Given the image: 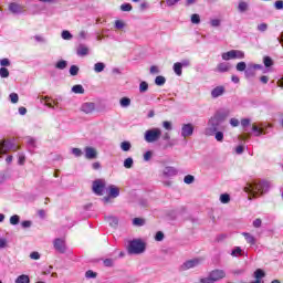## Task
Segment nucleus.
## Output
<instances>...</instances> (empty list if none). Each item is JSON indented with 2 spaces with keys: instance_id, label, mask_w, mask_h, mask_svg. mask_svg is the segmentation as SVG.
<instances>
[{
  "instance_id": "obj_1",
  "label": "nucleus",
  "mask_w": 283,
  "mask_h": 283,
  "mask_svg": "<svg viewBox=\"0 0 283 283\" xmlns=\"http://www.w3.org/2000/svg\"><path fill=\"white\" fill-rule=\"evenodd\" d=\"M229 114H231V111L228 108L217 111L216 114L208 120V127L205 129L206 136H213L216 132H222V129H224L222 123L227 120Z\"/></svg>"
},
{
  "instance_id": "obj_2",
  "label": "nucleus",
  "mask_w": 283,
  "mask_h": 283,
  "mask_svg": "<svg viewBox=\"0 0 283 283\" xmlns=\"http://www.w3.org/2000/svg\"><path fill=\"white\" fill-rule=\"evenodd\" d=\"M271 185L268 181L252 182L247 184L244 187L245 193H251L255 198V196H262V193H266L269 191Z\"/></svg>"
},
{
  "instance_id": "obj_3",
  "label": "nucleus",
  "mask_w": 283,
  "mask_h": 283,
  "mask_svg": "<svg viewBox=\"0 0 283 283\" xmlns=\"http://www.w3.org/2000/svg\"><path fill=\"white\" fill-rule=\"evenodd\" d=\"M174 176H178V168L166 166L160 172L159 178L165 187H171V180L169 178H174Z\"/></svg>"
},
{
  "instance_id": "obj_4",
  "label": "nucleus",
  "mask_w": 283,
  "mask_h": 283,
  "mask_svg": "<svg viewBox=\"0 0 283 283\" xmlns=\"http://www.w3.org/2000/svg\"><path fill=\"white\" fill-rule=\"evenodd\" d=\"M128 253L132 255H140V253H145V242H143L140 239L129 241Z\"/></svg>"
},
{
  "instance_id": "obj_5",
  "label": "nucleus",
  "mask_w": 283,
  "mask_h": 283,
  "mask_svg": "<svg viewBox=\"0 0 283 283\" xmlns=\"http://www.w3.org/2000/svg\"><path fill=\"white\" fill-rule=\"evenodd\" d=\"M161 136L163 130H160V128H151L145 132L144 138L146 143H157V140H160Z\"/></svg>"
},
{
  "instance_id": "obj_6",
  "label": "nucleus",
  "mask_w": 283,
  "mask_h": 283,
  "mask_svg": "<svg viewBox=\"0 0 283 283\" xmlns=\"http://www.w3.org/2000/svg\"><path fill=\"white\" fill-rule=\"evenodd\" d=\"M53 249L57 251V253H67V243H65V239L56 238L53 240Z\"/></svg>"
},
{
  "instance_id": "obj_7",
  "label": "nucleus",
  "mask_w": 283,
  "mask_h": 283,
  "mask_svg": "<svg viewBox=\"0 0 283 283\" xmlns=\"http://www.w3.org/2000/svg\"><path fill=\"white\" fill-rule=\"evenodd\" d=\"M93 191L96 193V196H103L105 191V180L104 179H97L93 181Z\"/></svg>"
},
{
  "instance_id": "obj_8",
  "label": "nucleus",
  "mask_w": 283,
  "mask_h": 283,
  "mask_svg": "<svg viewBox=\"0 0 283 283\" xmlns=\"http://www.w3.org/2000/svg\"><path fill=\"white\" fill-rule=\"evenodd\" d=\"M199 264H200V259L188 260L182 263V265L180 266V270L189 271V269H196V266H199Z\"/></svg>"
},
{
  "instance_id": "obj_9",
  "label": "nucleus",
  "mask_w": 283,
  "mask_h": 283,
  "mask_svg": "<svg viewBox=\"0 0 283 283\" xmlns=\"http://www.w3.org/2000/svg\"><path fill=\"white\" fill-rule=\"evenodd\" d=\"M193 124H184L181 127V137L189 138V136H193Z\"/></svg>"
},
{
  "instance_id": "obj_10",
  "label": "nucleus",
  "mask_w": 283,
  "mask_h": 283,
  "mask_svg": "<svg viewBox=\"0 0 283 283\" xmlns=\"http://www.w3.org/2000/svg\"><path fill=\"white\" fill-rule=\"evenodd\" d=\"M210 275L213 282H218L220 280H223V277H227V273L224 272V270H213L212 272H210Z\"/></svg>"
},
{
  "instance_id": "obj_11",
  "label": "nucleus",
  "mask_w": 283,
  "mask_h": 283,
  "mask_svg": "<svg viewBox=\"0 0 283 283\" xmlns=\"http://www.w3.org/2000/svg\"><path fill=\"white\" fill-rule=\"evenodd\" d=\"M85 151V158L87 160H94V158H96L98 156V153L96 151V148L94 147H85L84 149Z\"/></svg>"
},
{
  "instance_id": "obj_12",
  "label": "nucleus",
  "mask_w": 283,
  "mask_h": 283,
  "mask_svg": "<svg viewBox=\"0 0 283 283\" xmlns=\"http://www.w3.org/2000/svg\"><path fill=\"white\" fill-rule=\"evenodd\" d=\"M163 140H166L167 144H165L164 149H169L174 146H176V139H171V135L169 133H165L163 135Z\"/></svg>"
},
{
  "instance_id": "obj_13",
  "label": "nucleus",
  "mask_w": 283,
  "mask_h": 283,
  "mask_svg": "<svg viewBox=\"0 0 283 283\" xmlns=\"http://www.w3.org/2000/svg\"><path fill=\"white\" fill-rule=\"evenodd\" d=\"M14 148V144L8 140H3L0 143V154H7L10 149Z\"/></svg>"
},
{
  "instance_id": "obj_14",
  "label": "nucleus",
  "mask_w": 283,
  "mask_h": 283,
  "mask_svg": "<svg viewBox=\"0 0 283 283\" xmlns=\"http://www.w3.org/2000/svg\"><path fill=\"white\" fill-rule=\"evenodd\" d=\"M94 109H96V104L92 102H86L81 106V111L84 112V114H92Z\"/></svg>"
},
{
  "instance_id": "obj_15",
  "label": "nucleus",
  "mask_w": 283,
  "mask_h": 283,
  "mask_svg": "<svg viewBox=\"0 0 283 283\" xmlns=\"http://www.w3.org/2000/svg\"><path fill=\"white\" fill-rule=\"evenodd\" d=\"M109 198H118L120 196V189L115 185H111L107 188Z\"/></svg>"
},
{
  "instance_id": "obj_16",
  "label": "nucleus",
  "mask_w": 283,
  "mask_h": 283,
  "mask_svg": "<svg viewBox=\"0 0 283 283\" xmlns=\"http://www.w3.org/2000/svg\"><path fill=\"white\" fill-rule=\"evenodd\" d=\"M242 235L245 239V242H248V244H250L251 247H255L258 240L255 239V237H253V234L249 232H243Z\"/></svg>"
},
{
  "instance_id": "obj_17",
  "label": "nucleus",
  "mask_w": 283,
  "mask_h": 283,
  "mask_svg": "<svg viewBox=\"0 0 283 283\" xmlns=\"http://www.w3.org/2000/svg\"><path fill=\"white\" fill-rule=\"evenodd\" d=\"M77 56H87L90 49L85 44H80L76 49Z\"/></svg>"
},
{
  "instance_id": "obj_18",
  "label": "nucleus",
  "mask_w": 283,
  "mask_h": 283,
  "mask_svg": "<svg viewBox=\"0 0 283 283\" xmlns=\"http://www.w3.org/2000/svg\"><path fill=\"white\" fill-rule=\"evenodd\" d=\"M222 94H224V86H217L211 91L212 98H219Z\"/></svg>"
},
{
  "instance_id": "obj_19",
  "label": "nucleus",
  "mask_w": 283,
  "mask_h": 283,
  "mask_svg": "<svg viewBox=\"0 0 283 283\" xmlns=\"http://www.w3.org/2000/svg\"><path fill=\"white\" fill-rule=\"evenodd\" d=\"M9 10L12 12V14H21V4H18L17 2H11L9 4Z\"/></svg>"
},
{
  "instance_id": "obj_20",
  "label": "nucleus",
  "mask_w": 283,
  "mask_h": 283,
  "mask_svg": "<svg viewBox=\"0 0 283 283\" xmlns=\"http://www.w3.org/2000/svg\"><path fill=\"white\" fill-rule=\"evenodd\" d=\"M27 146L29 148V151H34V149H36V139H34L33 137H28Z\"/></svg>"
},
{
  "instance_id": "obj_21",
  "label": "nucleus",
  "mask_w": 283,
  "mask_h": 283,
  "mask_svg": "<svg viewBox=\"0 0 283 283\" xmlns=\"http://www.w3.org/2000/svg\"><path fill=\"white\" fill-rule=\"evenodd\" d=\"M119 105L124 109H127V107H129L132 105V98H129V97H122L119 99Z\"/></svg>"
},
{
  "instance_id": "obj_22",
  "label": "nucleus",
  "mask_w": 283,
  "mask_h": 283,
  "mask_svg": "<svg viewBox=\"0 0 283 283\" xmlns=\"http://www.w3.org/2000/svg\"><path fill=\"white\" fill-rule=\"evenodd\" d=\"M217 70L218 72H229V70H231V65L227 62H222L218 64Z\"/></svg>"
},
{
  "instance_id": "obj_23",
  "label": "nucleus",
  "mask_w": 283,
  "mask_h": 283,
  "mask_svg": "<svg viewBox=\"0 0 283 283\" xmlns=\"http://www.w3.org/2000/svg\"><path fill=\"white\" fill-rule=\"evenodd\" d=\"M252 132H253V136L260 137V136H262V134H264V128H262L258 125H253Z\"/></svg>"
},
{
  "instance_id": "obj_24",
  "label": "nucleus",
  "mask_w": 283,
  "mask_h": 283,
  "mask_svg": "<svg viewBox=\"0 0 283 283\" xmlns=\"http://www.w3.org/2000/svg\"><path fill=\"white\" fill-rule=\"evenodd\" d=\"M172 70L177 76H182V65L180 62L175 63Z\"/></svg>"
},
{
  "instance_id": "obj_25",
  "label": "nucleus",
  "mask_w": 283,
  "mask_h": 283,
  "mask_svg": "<svg viewBox=\"0 0 283 283\" xmlns=\"http://www.w3.org/2000/svg\"><path fill=\"white\" fill-rule=\"evenodd\" d=\"M71 91L74 93V94H85V88L83 87V85L81 84H76L74 85Z\"/></svg>"
},
{
  "instance_id": "obj_26",
  "label": "nucleus",
  "mask_w": 283,
  "mask_h": 283,
  "mask_svg": "<svg viewBox=\"0 0 283 283\" xmlns=\"http://www.w3.org/2000/svg\"><path fill=\"white\" fill-rule=\"evenodd\" d=\"M15 283H30V276L28 274L19 275L15 279Z\"/></svg>"
},
{
  "instance_id": "obj_27",
  "label": "nucleus",
  "mask_w": 283,
  "mask_h": 283,
  "mask_svg": "<svg viewBox=\"0 0 283 283\" xmlns=\"http://www.w3.org/2000/svg\"><path fill=\"white\" fill-rule=\"evenodd\" d=\"M104 70H105V63L97 62L94 64V72H96V74H101V72H103Z\"/></svg>"
},
{
  "instance_id": "obj_28",
  "label": "nucleus",
  "mask_w": 283,
  "mask_h": 283,
  "mask_svg": "<svg viewBox=\"0 0 283 283\" xmlns=\"http://www.w3.org/2000/svg\"><path fill=\"white\" fill-rule=\"evenodd\" d=\"M149 91V83L143 81L139 83V93L145 94L146 92Z\"/></svg>"
},
{
  "instance_id": "obj_29",
  "label": "nucleus",
  "mask_w": 283,
  "mask_h": 283,
  "mask_svg": "<svg viewBox=\"0 0 283 283\" xmlns=\"http://www.w3.org/2000/svg\"><path fill=\"white\" fill-rule=\"evenodd\" d=\"M9 222L13 227H17V224H19L21 222V217H19V214H13L10 217Z\"/></svg>"
},
{
  "instance_id": "obj_30",
  "label": "nucleus",
  "mask_w": 283,
  "mask_h": 283,
  "mask_svg": "<svg viewBox=\"0 0 283 283\" xmlns=\"http://www.w3.org/2000/svg\"><path fill=\"white\" fill-rule=\"evenodd\" d=\"M165 83H167V78H165V76H163V75H158L155 78V85H158L159 87H163V85H165Z\"/></svg>"
},
{
  "instance_id": "obj_31",
  "label": "nucleus",
  "mask_w": 283,
  "mask_h": 283,
  "mask_svg": "<svg viewBox=\"0 0 283 283\" xmlns=\"http://www.w3.org/2000/svg\"><path fill=\"white\" fill-rule=\"evenodd\" d=\"M238 10L239 12H247V10H249V3L245 1L239 2Z\"/></svg>"
},
{
  "instance_id": "obj_32",
  "label": "nucleus",
  "mask_w": 283,
  "mask_h": 283,
  "mask_svg": "<svg viewBox=\"0 0 283 283\" xmlns=\"http://www.w3.org/2000/svg\"><path fill=\"white\" fill-rule=\"evenodd\" d=\"M61 36L64 41H72V39L74 38V35H72V33H70V31L67 30L62 31Z\"/></svg>"
},
{
  "instance_id": "obj_33",
  "label": "nucleus",
  "mask_w": 283,
  "mask_h": 283,
  "mask_svg": "<svg viewBox=\"0 0 283 283\" xmlns=\"http://www.w3.org/2000/svg\"><path fill=\"white\" fill-rule=\"evenodd\" d=\"M244 74H245V78H251L255 76V70L252 66H250L245 69Z\"/></svg>"
},
{
  "instance_id": "obj_34",
  "label": "nucleus",
  "mask_w": 283,
  "mask_h": 283,
  "mask_svg": "<svg viewBox=\"0 0 283 283\" xmlns=\"http://www.w3.org/2000/svg\"><path fill=\"white\" fill-rule=\"evenodd\" d=\"M220 202H222V205H229V202H231V196H229V193L221 195Z\"/></svg>"
},
{
  "instance_id": "obj_35",
  "label": "nucleus",
  "mask_w": 283,
  "mask_h": 283,
  "mask_svg": "<svg viewBox=\"0 0 283 283\" xmlns=\"http://www.w3.org/2000/svg\"><path fill=\"white\" fill-rule=\"evenodd\" d=\"M107 222L109 227H114V228L118 227V218L116 217H108Z\"/></svg>"
},
{
  "instance_id": "obj_36",
  "label": "nucleus",
  "mask_w": 283,
  "mask_h": 283,
  "mask_svg": "<svg viewBox=\"0 0 283 283\" xmlns=\"http://www.w3.org/2000/svg\"><path fill=\"white\" fill-rule=\"evenodd\" d=\"M134 227H145V219L143 218H134L133 219Z\"/></svg>"
},
{
  "instance_id": "obj_37",
  "label": "nucleus",
  "mask_w": 283,
  "mask_h": 283,
  "mask_svg": "<svg viewBox=\"0 0 283 283\" xmlns=\"http://www.w3.org/2000/svg\"><path fill=\"white\" fill-rule=\"evenodd\" d=\"M124 167L125 169H132L134 167V159L132 157H128L124 160Z\"/></svg>"
},
{
  "instance_id": "obj_38",
  "label": "nucleus",
  "mask_w": 283,
  "mask_h": 283,
  "mask_svg": "<svg viewBox=\"0 0 283 283\" xmlns=\"http://www.w3.org/2000/svg\"><path fill=\"white\" fill-rule=\"evenodd\" d=\"M213 136L218 143H222V140H224V133H222V130H217Z\"/></svg>"
},
{
  "instance_id": "obj_39",
  "label": "nucleus",
  "mask_w": 283,
  "mask_h": 283,
  "mask_svg": "<svg viewBox=\"0 0 283 283\" xmlns=\"http://www.w3.org/2000/svg\"><path fill=\"white\" fill-rule=\"evenodd\" d=\"M114 27L115 30H124V28H126L127 24L123 20H116Z\"/></svg>"
},
{
  "instance_id": "obj_40",
  "label": "nucleus",
  "mask_w": 283,
  "mask_h": 283,
  "mask_svg": "<svg viewBox=\"0 0 283 283\" xmlns=\"http://www.w3.org/2000/svg\"><path fill=\"white\" fill-rule=\"evenodd\" d=\"M10 76V71L7 67H0V78H8Z\"/></svg>"
},
{
  "instance_id": "obj_41",
  "label": "nucleus",
  "mask_w": 283,
  "mask_h": 283,
  "mask_svg": "<svg viewBox=\"0 0 283 283\" xmlns=\"http://www.w3.org/2000/svg\"><path fill=\"white\" fill-rule=\"evenodd\" d=\"M120 149H122V151H129V149H132V143L122 142Z\"/></svg>"
},
{
  "instance_id": "obj_42",
  "label": "nucleus",
  "mask_w": 283,
  "mask_h": 283,
  "mask_svg": "<svg viewBox=\"0 0 283 283\" xmlns=\"http://www.w3.org/2000/svg\"><path fill=\"white\" fill-rule=\"evenodd\" d=\"M56 70H65L67 67V61L61 60L55 64Z\"/></svg>"
},
{
  "instance_id": "obj_43",
  "label": "nucleus",
  "mask_w": 283,
  "mask_h": 283,
  "mask_svg": "<svg viewBox=\"0 0 283 283\" xmlns=\"http://www.w3.org/2000/svg\"><path fill=\"white\" fill-rule=\"evenodd\" d=\"M266 274L263 272L262 269H258L254 272V277L255 280H262V277H264Z\"/></svg>"
},
{
  "instance_id": "obj_44",
  "label": "nucleus",
  "mask_w": 283,
  "mask_h": 283,
  "mask_svg": "<svg viewBox=\"0 0 283 283\" xmlns=\"http://www.w3.org/2000/svg\"><path fill=\"white\" fill-rule=\"evenodd\" d=\"M81 69H78L77 65H71L70 67V74L71 76H77Z\"/></svg>"
},
{
  "instance_id": "obj_45",
  "label": "nucleus",
  "mask_w": 283,
  "mask_h": 283,
  "mask_svg": "<svg viewBox=\"0 0 283 283\" xmlns=\"http://www.w3.org/2000/svg\"><path fill=\"white\" fill-rule=\"evenodd\" d=\"M223 61H231L233 59V50L222 53Z\"/></svg>"
},
{
  "instance_id": "obj_46",
  "label": "nucleus",
  "mask_w": 283,
  "mask_h": 283,
  "mask_svg": "<svg viewBox=\"0 0 283 283\" xmlns=\"http://www.w3.org/2000/svg\"><path fill=\"white\" fill-rule=\"evenodd\" d=\"M196 180V177H193V175H187L184 178V182L186 185H192V182Z\"/></svg>"
},
{
  "instance_id": "obj_47",
  "label": "nucleus",
  "mask_w": 283,
  "mask_h": 283,
  "mask_svg": "<svg viewBox=\"0 0 283 283\" xmlns=\"http://www.w3.org/2000/svg\"><path fill=\"white\" fill-rule=\"evenodd\" d=\"M233 59H244V52L240 50H232Z\"/></svg>"
},
{
  "instance_id": "obj_48",
  "label": "nucleus",
  "mask_w": 283,
  "mask_h": 283,
  "mask_svg": "<svg viewBox=\"0 0 283 283\" xmlns=\"http://www.w3.org/2000/svg\"><path fill=\"white\" fill-rule=\"evenodd\" d=\"M96 272H94V271H92V270H87L86 272H85V277L87 279V280H94L95 277H96Z\"/></svg>"
},
{
  "instance_id": "obj_49",
  "label": "nucleus",
  "mask_w": 283,
  "mask_h": 283,
  "mask_svg": "<svg viewBox=\"0 0 283 283\" xmlns=\"http://www.w3.org/2000/svg\"><path fill=\"white\" fill-rule=\"evenodd\" d=\"M237 71L238 72H245L247 71V63L245 62H239L237 64Z\"/></svg>"
},
{
  "instance_id": "obj_50",
  "label": "nucleus",
  "mask_w": 283,
  "mask_h": 283,
  "mask_svg": "<svg viewBox=\"0 0 283 283\" xmlns=\"http://www.w3.org/2000/svg\"><path fill=\"white\" fill-rule=\"evenodd\" d=\"M71 153L74 155L75 158H81L83 156V150L80 148H72Z\"/></svg>"
},
{
  "instance_id": "obj_51",
  "label": "nucleus",
  "mask_w": 283,
  "mask_h": 283,
  "mask_svg": "<svg viewBox=\"0 0 283 283\" xmlns=\"http://www.w3.org/2000/svg\"><path fill=\"white\" fill-rule=\"evenodd\" d=\"M9 99H10L11 103H13V104L19 103V94H17V93H11V94L9 95Z\"/></svg>"
},
{
  "instance_id": "obj_52",
  "label": "nucleus",
  "mask_w": 283,
  "mask_h": 283,
  "mask_svg": "<svg viewBox=\"0 0 283 283\" xmlns=\"http://www.w3.org/2000/svg\"><path fill=\"white\" fill-rule=\"evenodd\" d=\"M256 30L259 31V32H266L268 30H269V24H266V23H261V24H259L258 27H256Z\"/></svg>"
},
{
  "instance_id": "obj_53",
  "label": "nucleus",
  "mask_w": 283,
  "mask_h": 283,
  "mask_svg": "<svg viewBox=\"0 0 283 283\" xmlns=\"http://www.w3.org/2000/svg\"><path fill=\"white\" fill-rule=\"evenodd\" d=\"M231 255L233 258H238V255H242V249L240 247H237L232 250Z\"/></svg>"
},
{
  "instance_id": "obj_54",
  "label": "nucleus",
  "mask_w": 283,
  "mask_h": 283,
  "mask_svg": "<svg viewBox=\"0 0 283 283\" xmlns=\"http://www.w3.org/2000/svg\"><path fill=\"white\" fill-rule=\"evenodd\" d=\"M122 12H132V4L130 3H123L120 6Z\"/></svg>"
},
{
  "instance_id": "obj_55",
  "label": "nucleus",
  "mask_w": 283,
  "mask_h": 283,
  "mask_svg": "<svg viewBox=\"0 0 283 283\" xmlns=\"http://www.w3.org/2000/svg\"><path fill=\"white\" fill-rule=\"evenodd\" d=\"M249 125H251V119L249 118L241 119V126L243 127L244 132H247V127H249Z\"/></svg>"
},
{
  "instance_id": "obj_56",
  "label": "nucleus",
  "mask_w": 283,
  "mask_h": 283,
  "mask_svg": "<svg viewBox=\"0 0 283 283\" xmlns=\"http://www.w3.org/2000/svg\"><path fill=\"white\" fill-rule=\"evenodd\" d=\"M221 23L222 22L220 21V19H212V20H210L211 28H220Z\"/></svg>"
},
{
  "instance_id": "obj_57",
  "label": "nucleus",
  "mask_w": 283,
  "mask_h": 283,
  "mask_svg": "<svg viewBox=\"0 0 283 283\" xmlns=\"http://www.w3.org/2000/svg\"><path fill=\"white\" fill-rule=\"evenodd\" d=\"M263 63H264L265 67H271L273 65V60L270 56H265L263 59Z\"/></svg>"
},
{
  "instance_id": "obj_58",
  "label": "nucleus",
  "mask_w": 283,
  "mask_h": 283,
  "mask_svg": "<svg viewBox=\"0 0 283 283\" xmlns=\"http://www.w3.org/2000/svg\"><path fill=\"white\" fill-rule=\"evenodd\" d=\"M191 23H195V24L198 25V23H200V14L193 13V14L191 15Z\"/></svg>"
},
{
  "instance_id": "obj_59",
  "label": "nucleus",
  "mask_w": 283,
  "mask_h": 283,
  "mask_svg": "<svg viewBox=\"0 0 283 283\" xmlns=\"http://www.w3.org/2000/svg\"><path fill=\"white\" fill-rule=\"evenodd\" d=\"M151 156H154V154L151 153V150H148L144 154V160L146 163H149V160H151Z\"/></svg>"
},
{
  "instance_id": "obj_60",
  "label": "nucleus",
  "mask_w": 283,
  "mask_h": 283,
  "mask_svg": "<svg viewBox=\"0 0 283 283\" xmlns=\"http://www.w3.org/2000/svg\"><path fill=\"white\" fill-rule=\"evenodd\" d=\"M200 282L201 283H214L216 281H213V277L211 276V274H209V276L201 279Z\"/></svg>"
},
{
  "instance_id": "obj_61",
  "label": "nucleus",
  "mask_w": 283,
  "mask_h": 283,
  "mask_svg": "<svg viewBox=\"0 0 283 283\" xmlns=\"http://www.w3.org/2000/svg\"><path fill=\"white\" fill-rule=\"evenodd\" d=\"M163 127L167 129V132H171L174 129V126L171 125V122H163Z\"/></svg>"
},
{
  "instance_id": "obj_62",
  "label": "nucleus",
  "mask_w": 283,
  "mask_h": 283,
  "mask_svg": "<svg viewBox=\"0 0 283 283\" xmlns=\"http://www.w3.org/2000/svg\"><path fill=\"white\" fill-rule=\"evenodd\" d=\"M179 64L181 65V67H189L191 65V61L188 59H185V60H181Z\"/></svg>"
},
{
  "instance_id": "obj_63",
  "label": "nucleus",
  "mask_w": 283,
  "mask_h": 283,
  "mask_svg": "<svg viewBox=\"0 0 283 283\" xmlns=\"http://www.w3.org/2000/svg\"><path fill=\"white\" fill-rule=\"evenodd\" d=\"M21 227L22 229H30V227H32V221L30 220L22 221Z\"/></svg>"
},
{
  "instance_id": "obj_64",
  "label": "nucleus",
  "mask_w": 283,
  "mask_h": 283,
  "mask_svg": "<svg viewBox=\"0 0 283 283\" xmlns=\"http://www.w3.org/2000/svg\"><path fill=\"white\" fill-rule=\"evenodd\" d=\"M275 10H283V1L277 0L274 2Z\"/></svg>"
}]
</instances>
